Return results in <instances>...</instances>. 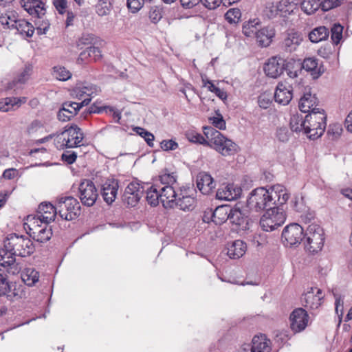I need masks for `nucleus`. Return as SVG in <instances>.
Returning <instances> with one entry per match:
<instances>
[{"instance_id":"f257e3e1","label":"nucleus","mask_w":352,"mask_h":352,"mask_svg":"<svg viewBox=\"0 0 352 352\" xmlns=\"http://www.w3.org/2000/svg\"><path fill=\"white\" fill-rule=\"evenodd\" d=\"M289 199L284 186L275 185L269 189L264 187L256 188L251 191L247 199L249 210L261 212L270 208L285 204Z\"/></svg>"},{"instance_id":"f03ea898","label":"nucleus","mask_w":352,"mask_h":352,"mask_svg":"<svg viewBox=\"0 0 352 352\" xmlns=\"http://www.w3.org/2000/svg\"><path fill=\"white\" fill-rule=\"evenodd\" d=\"M204 133L209 140L208 145L223 156H230L237 153L239 146L230 139L212 126L204 127Z\"/></svg>"},{"instance_id":"7ed1b4c3","label":"nucleus","mask_w":352,"mask_h":352,"mask_svg":"<svg viewBox=\"0 0 352 352\" xmlns=\"http://www.w3.org/2000/svg\"><path fill=\"white\" fill-rule=\"evenodd\" d=\"M83 138L84 134L81 129L76 124H72L65 126L64 130L56 135L55 144L60 149L79 147L82 145L81 142Z\"/></svg>"},{"instance_id":"20e7f679","label":"nucleus","mask_w":352,"mask_h":352,"mask_svg":"<svg viewBox=\"0 0 352 352\" xmlns=\"http://www.w3.org/2000/svg\"><path fill=\"white\" fill-rule=\"evenodd\" d=\"M326 119L327 116L324 109L312 110L305 116V123H307L305 135L312 140L320 137L326 128Z\"/></svg>"},{"instance_id":"39448f33","label":"nucleus","mask_w":352,"mask_h":352,"mask_svg":"<svg viewBox=\"0 0 352 352\" xmlns=\"http://www.w3.org/2000/svg\"><path fill=\"white\" fill-rule=\"evenodd\" d=\"M4 247L9 251H13L16 256L25 257L31 255L35 250L33 242L27 236L12 234L4 241Z\"/></svg>"},{"instance_id":"423d86ee","label":"nucleus","mask_w":352,"mask_h":352,"mask_svg":"<svg viewBox=\"0 0 352 352\" xmlns=\"http://www.w3.org/2000/svg\"><path fill=\"white\" fill-rule=\"evenodd\" d=\"M324 242L323 229L317 224L309 225L305 234L303 243L307 251L316 254L321 251Z\"/></svg>"},{"instance_id":"0eeeda50","label":"nucleus","mask_w":352,"mask_h":352,"mask_svg":"<svg viewBox=\"0 0 352 352\" xmlns=\"http://www.w3.org/2000/svg\"><path fill=\"white\" fill-rule=\"evenodd\" d=\"M56 206L58 214L62 219L71 221L78 217L80 214L79 202L72 196L58 198Z\"/></svg>"},{"instance_id":"6e6552de","label":"nucleus","mask_w":352,"mask_h":352,"mask_svg":"<svg viewBox=\"0 0 352 352\" xmlns=\"http://www.w3.org/2000/svg\"><path fill=\"white\" fill-rule=\"evenodd\" d=\"M286 219V215L278 206L269 208L261 217L260 225L262 229L269 232L282 226Z\"/></svg>"},{"instance_id":"1a4fd4ad","label":"nucleus","mask_w":352,"mask_h":352,"mask_svg":"<svg viewBox=\"0 0 352 352\" xmlns=\"http://www.w3.org/2000/svg\"><path fill=\"white\" fill-rule=\"evenodd\" d=\"M25 225L28 227L27 233L34 241L43 243L48 241L52 236V227L47 223H40L38 219L28 220Z\"/></svg>"},{"instance_id":"9d476101","label":"nucleus","mask_w":352,"mask_h":352,"mask_svg":"<svg viewBox=\"0 0 352 352\" xmlns=\"http://www.w3.org/2000/svg\"><path fill=\"white\" fill-rule=\"evenodd\" d=\"M98 197V190L92 181L84 179L80 182L78 186V197L82 205L87 207L94 206Z\"/></svg>"},{"instance_id":"9b49d317","label":"nucleus","mask_w":352,"mask_h":352,"mask_svg":"<svg viewBox=\"0 0 352 352\" xmlns=\"http://www.w3.org/2000/svg\"><path fill=\"white\" fill-rule=\"evenodd\" d=\"M304 229L298 223L287 226L282 232L283 243L289 247L298 246L303 241Z\"/></svg>"},{"instance_id":"f8f14e48","label":"nucleus","mask_w":352,"mask_h":352,"mask_svg":"<svg viewBox=\"0 0 352 352\" xmlns=\"http://www.w3.org/2000/svg\"><path fill=\"white\" fill-rule=\"evenodd\" d=\"M91 102L90 98H85L80 102L67 101L62 104V107L59 109L57 117L61 122L69 121L72 118L77 115L79 110L84 106H87Z\"/></svg>"},{"instance_id":"ddd939ff","label":"nucleus","mask_w":352,"mask_h":352,"mask_svg":"<svg viewBox=\"0 0 352 352\" xmlns=\"http://www.w3.org/2000/svg\"><path fill=\"white\" fill-rule=\"evenodd\" d=\"M179 191L174 201V208L185 212L192 210L195 206L196 199L193 194L190 193L192 191L190 188L182 186L179 188Z\"/></svg>"},{"instance_id":"4468645a","label":"nucleus","mask_w":352,"mask_h":352,"mask_svg":"<svg viewBox=\"0 0 352 352\" xmlns=\"http://www.w3.org/2000/svg\"><path fill=\"white\" fill-rule=\"evenodd\" d=\"M144 192V187L137 182H131L125 188L122 201L128 206H135Z\"/></svg>"},{"instance_id":"2eb2a0df","label":"nucleus","mask_w":352,"mask_h":352,"mask_svg":"<svg viewBox=\"0 0 352 352\" xmlns=\"http://www.w3.org/2000/svg\"><path fill=\"white\" fill-rule=\"evenodd\" d=\"M309 315L302 308L295 309L290 314V328L294 333H299L305 329L309 322Z\"/></svg>"},{"instance_id":"dca6fc26","label":"nucleus","mask_w":352,"mask_h":352,"mask_svg":"<svg viewBox=\"0 0 352 352\" xmlns=\"http://www.w3.org/2000/svg\"><path fill=\"white\" fill-rule=\"evenodd\" d=\"M286 63V60L280 56H272L265 64L264 72L268 77L276 78L287 68Z\"/></svg>"},{"instance_id":"f3484780","label":"nucleus","mask_w":352,"mask_h":352,"mask_svg":"<svg viewBox=\"0 0 352 352\" xmlns=\"http://www.w3.org/2000/svg\"><path fill=\"white\" fill-rule=\"evenodd\" d=\"M58 214L56 206L50 202H42L39 204L36 211V217L31 220L38 219L40 223H50L55 220Z\"/></svg>"},{"instance_id":"a211bd4d","label":"nucleus","mask_w":352,"mask_h":352,"mask_svg":"<svg viewBox=\"0 0 352 352\" xmlns=\"http://www.w3.org/2000/svg\"><path fill=\"white\" fill-rule=\"evenodd\" d=\"M242 190L234 184H223L216 192V198L219 200L232 201L241 196Z\"/></svg>"},{"instance_id":"6ab92c4d","label":"nucleus","mask_w":352,"mask_h":352,"mask_svg":"<svg viewBox=\"0 0 352 352\" xmlns=\"http://www.w3.org/2000/svg\"><path fill=\"white\" fill-rule=\"evenodd\" d=\"M229 220L236 226V229L246 230L249 228L250 219L246 210H243L238 207L232 208Z\"/></svg>"},{"instance_id":"aec40b11","label":"nucleus","mask_w":352,"mask_h":352,"mask_svg":"<svg viewBox=\"0 0 352 352\" xmlns=\"http://www.w3.org/2000/svg\"><path fill=\"white\" fill-rule=\"evenodd\" d=\"M292 86L287 81L279 82L274 93V100L278 104L286 105L293 97Z\"/></svg>"},{"instance_id":"412c9836","label":"nucleus","mask_w":352,"mask_h":352,"mask_svg":"<svg viewBox=\"0 0 352 352\" xmlns=\"http://www.w3.org/2000/svg\"><path fill=\"white\" fill-rule=\"evenodd\" d=\"M298 68H302L309 72L314 79L318 78L324 72V69L322 62L314 57L304 59L303 62L298 65Z\"/></svg>"},{"instance_id":"4be33fe9","label":"nucleus","mask_w":352,"mask_h":352,"mask_svg":"<svg viewBox=\"0 0 352 352\" xmlns=\"http://www.w3.org/2000/svg\"><path fill=\"white\" fill-rule=\"evenodd\" d=\"M118 188V181L115 179H108L102 184L101 195L107 204H111L115 201Z\"/></svg>"},{"instance_id":"5701e85b","label":"nucleus","mask_w":352,"mask_h":352,"mask_svg":"<svg viewBox=\"0 0 352 352\" xmlns=\"http://www.w3.org/2000/svg\"><path fill=\"white\" fill-rule=\"evenodd\" d=\"M302 41V35L292 30L285 36L281 43V48L287 53H292L298 49Z\"/></svg>"},{"instance_id":"b1692460","label":"nucleus","mask_w":352,"mask_h":352,"mask_svg":"<svg viewBox=\"0 0 352 352\" xmlns=\"http://www.w3.org/2000/svg\"><path fill=\"white\" fill-rule=\"evenodd\" d=\"M197 187L204 195L210 194L215 188L216 184L212 176L206 172H200L197 175Z\"/></svg>"},{"instance_id":"393cba45","label":"nucleus","mask_w":352,"mask_h":352,"mask_svg":"<svg viewBox=\"0 0 352 352\" xmlns=\"http://www.w3.org/2000/svg\"><path fill=\"white\" fill-rule=\"evenodd\" d=\"M98 91L99 89L96 85L85 83L82 86L76 87L73 89L71 92V96L73 98L82 100V101L85 98H90L91 100V97L97 95Z\"/></svg>"},{"instance_id":"a878e982","label":"nucleus","mask_w":352,"mask_h":352,"mask_svg":"<svg viewBox=\"0 0 352 352\" xmlns=\"http://www.w3.org/2000/svg\"><path fill=\"white\" fill-rule=\"evenodd\" d=\"M161 203L165 208H174V201L178 196L173 186H160Z\"/></svg>"},{"instance_id":"bb28decb","label":"nucleus","mask_w":352,"mask_h":352,"mask_svg":"<svg viewBox=\"0 0 352 352\" xmlns=\"http://www.w3.org/2000/svg\"><path fill=\"white\" fill-rule=\"evenodd\" d=\"M276 31L273 27L267 26L256 31L255 38L258 46L261 47H268L275 36Z\"/></svg>"},{"instance_id":"cd10ccee","label":"nucleus","mask_w":352,"mask_h":352,"mask_svg":"<svg viewBox=\"0 0 352 352\" xmlns=\"http://www.w3.org/2000/svg\"><path fill=\"white\" fill-rule=\"evenodd\" d=\"M323 297L322 291L320 289L311 288V291L305 294L302 301L305 302V307L314 309L320 306Z\"/></svg>"},{"instance_id":"c85d7f7f","label":"nucleus","mask_w":352,"mask_h":352,"mask_svg":"<svg viewBox=\"0 0 352 352\" xmlns=\"http://www.w3.org/2000/svg\"><path fill=\"white\" fill-rule=\"evenodd\" d=\"M318 99L315 95L311 93H305L299 101V109L303 113H311L312 110L317 111L319 108L316 107Z\"/></svg>"},{"instance_id":"c756f323","label":"nucleus","mask_w":352,"mask_h":352,"mask_svg":"<svg viewBox=\"0 0 352 352\" xmlns=\"http://www.w3.org/2000/svg\"><path fill=\"white\" fill-rule=\"evenodd\" d=\"M270 340L266 338L265 335L255 336L251 344L252 352H270Z\"/></svg>"},{"instance_id":"7c9ffc66","label":"nucleus","mask_w":352,"mask_h":352,"mask_svg":"<svg viewBox=\"0 0 352 352\" xmlns=\"http://www.w3.org/2000/svg\"><path fill=\"white\" fill-rule=\"evenodd\" d=\"M246 249L245 243L241 240H236L228 246L227 254L231 258H239L245 254Z\"/></svg>"},{"instance_id":"2f4dec72","label":"nucleus","mask_w":352,"mask_h":352,"mask_svg":"<svg viewBox=\"0 0 352 352\" xmlns=\"http://www.w3.org/2000/svg\"><path fill=\"white\" fill-rule=\"evenodd\" d=\"M32 72V66L31 65H25L23 71L11 82L8 83V89L18 88V84H24L29 79Z\"/></svg>"},{"instance_id":"473e14b6","label":"nucleus","mask_w":352,"mask_h":352,"mask_svg":"<svg viewBox=\"0 0 352 352\" xmlns=\"http://www.w3.org/2000/svg\"><path fill=\"white\" fill-rule=\"evenodd\" d=\"M146 192V200L151 206H156L161 202L160 186L153 184L147 189H144Z\"/></svg>"},{"instance_id":"72a5a7b5","label":"nucleus","mask_w":352,"mask_h":352,"mask_svg":"<svg viewBox=\"0 0 352 352\" xmlns=\"http://www.w3.org/2000/svg\"><path fill=\"white\" fill-rule=\"evenodd\" d=\"M25 102V98L8 97L0 100V111L8 112L14 109V107H19L22 103Z\"/></svg>"},{"instance_id":"f704fd0d","label":"nucleus","mask_w":352,"mask_h":352,"mask_svg":"<svg viewBox=\"0 0 352 352\" xmlns=\"http://www.w3.org/2000/svg\"><path fill=\"white\" fill-rule=\"evenodd\" d=\"M232 208L228 206H220L213 210L214 223L216 225H221L230 219Z\"/></svg>"},{"instance_id":"c9c22d12","label":"nucleus","mask_w":352,"mask_h":352,"mask_svg":"<svg viewBox=\"0 0 352 352\" xmlns=\"http://www.w3.org/2000/svg\"><path fill=\"white\" fill-rule=\"evenodd\" d=\"M20 19L18 14L14 10H8L0 16L1 24L8 29H14Z\"/></svg>"},{"instance_id":"e433bc0d","label":"nucleus","mask_w":352,"mask_h":352,"mask_svg":"<svg viewBox=\"0 0 352 352\" xmlns=\"http://www.w3.org/2000/svg\"><path fill=\"white\" fill-rule=\"evenodd\" d=\"M290 129L293 132L300 133L305 134L306 125L305 116L301 114H294L290 118L289 122Z\"/></svg>"},{"instance_id":"4c0bfd02","label":"nucleus","mask_w":352,"mask_h":352,"mask_svg":"<svg viewBox=\"0 0 352 352\" xmlns=\"http://www.w3.org/2000/svg\"><path fill=\"white\" fill-rule=\"evenodd\" d=\"M22 280L28 286H33L38 281L39 274L34 268H25L21 274Z\"/></svg>"},{"instance_id":"58836bf2","label":"nucleus","mask_w":352,"mask_h":352,"mask_svg":"<svg viewBox=\"0 0 352 352\" xmlns=\"http://www.w3.org/2000/svg\"><path fill=\"white\" fill-rule=\"evenodd\" d=\"M329 35V30L324 26L314 28L309 34V38L312 43H318L326 40Z\"/></svg>"},{"instance_id":"ea45409f","label":"nucleus","mask_w":352,"mask_h":352,"mask_svg":"<svg viewBox=\"0 0 352 352\" xmlns=\"http://www.w3.org/2000/svg\"><path fill=\"white\" fill-rule=\"evenodd\" d=\"M14 29L16 30L19 34L26 37H31L34 32V28L32 24L22 19L18 21L17 25L14 27Z\"/></svg>"},{"instance_id":"a19ab883","label":"nucleus","mask_w":352,"mask_h":352,"mask_svg":"<svg viewBox=\"0 0 352 352\" xmlns=\"http://www.w3.org/2000/svg\"><path fill=\"white\" fill-rule=\"evenodd\" d=\"M15 254L13 251H9L5 248L0 252V265L6 266H11L15 262Z\"/></svg>"},{"instance_id":"79ce46f5","label":"nucleus","mask_w":352,"mask_h":352,"mask_svg":"<svg viewBox=\"0 0 352 352\" xmlns=\"http://www.w3.org/2000/svg\"><path fill=\"white\" fill-rule=\"evenodd\" d=\"M112 10V5L108 0H98L95 6L96 14L100 16H107Z\"/></svg>"},{"instance_id":"37998d69","label":"nucleus","mask_w":352,"mask_h":352,"mask_svg":"<svg viewBox=\"0 0 352 352\" xmlns=\"http://www.w3.org/2000/svg\"><path fill=\"white\" fill-rule=\"evenodd\" d=\"M302 10L307 14L314 13L321 6L320 0H303L301 3Z\"/></svg>"},{"instance_id":"c03bdc74","label":"nucleus","mask_w":352,"mask_h":352,"mask_svg":"<svg viewBox=\"0 0 352 352\" xmlns=\"http://www.w3.org/2000/svg\"><path fill=\"white\" fill-rule=\"evenodd\" d=\"M264 14L269 19H273L279 14L281 16H285L283 12V8L279 7L278 3L276 5L272 3H268L264 10Z\"/></svg>"},{"instance_id":"a18cd8bd","label":"nucleus","mask_w":352,"mask_h":352,"mask_svg":"<svg viewBox=\"0 0 352 352\" xmlns=\"http://www.w3.org/2000/svg\"><path fill=\"white\" fill-rule=\"evenodd\" d=\"M258 25L259 21L257 19L249 21L243 25V34L248 37L255 36L256 31H258L257 25Z\"/></svg>"},{"instance_id":"49530a36","label":"nucleus","mask_w":352,"mask_h":352,"mask_svg":"<svg viewBox=\"0 0 352 352\" xmlns=\"http://www.w3.org/2000/svg\"><path fill=\"white\" fill-rule=\"evenodd\" d=\"M159 180L163 186H173L177 181L175 173H169L166 169L159 176Z\"/></svg>"},{"instance_id":"de8ad7c7","label":"nucleus","mask_w":352,"mask_h":352,"mask_svg":"<svg viewBox=\"0 0 352 352\" xmlns=\"http://www.w3.org/2000/svg\"><path fill=\"white\" fill-rule=\"evenodd\" d=\"M204 86L207 87L208 91L214 93L218 98L221 100H226L228 97L227 94L223 90L216 87L210 80H202Z\"/></svg>"},{"instance_id":"09e8293b","label":"nucleus","mask_w":352,"mask_h":352,"mask_svg":"<svg viewBox=\"0 0 352 352\" xmlns=\"http://www.w3.org/2000/svg\"><path fill=\"white\" fill-rule=\"evenodd\" d=\"M343 26L340 23H335L331 29V38L335 45H338L342 38Z\"/></svg>"},{"instance_id":"8fccbe9b","label":"nucleus","mask_w":352,"mask_h":352,"mask_svg":"<svg viewBox=\"0 0 352 352\" xmlns=\"http://www.w3.org/2000/svg\"><path fill=\"white\" fill-rule=\"evenodd\" d=\"M96 37L93 34L84 33L76 41V46L82 49L84 47L95 43Z\"/></svg>"},{"instance_id":"3c124183","label":"nucleus","mask_w":352,"mask_h":352,"mask_svg":"<svg viewBox=\"0 0 352 352\" xmlns=\"http://www.w3.org/2000/svg\"><path fill=\"white\" fill-rule=\"evenodd\" d=\"M241 17V12L239 8H230L225 14V18L230 24L237 23Z\"/></svg>"},{"instance_id":"603ef678","label":"nucleus","mask_w":352,"mask_h":352,"mask_svg":"<svg viewBox=\"0 0 352 352\" xmlns=\"http://www.w3.org/2000/svg\"><path fill=\"white\" fill-rule=\"evenodd\" d=\"M53 76L59 80L65 81L71 78L72 74L64 67L58 66L53 68Z\"/></svg>"},{"instance_id":"864d4df0","label":"nucleus","mask_w":352,"mask_h":352,"mask_svg":"<svg viewBox=\"0 0 352 352\" xmlns=\"http://www.w3.org/2000/svg\"><path fill=\"white\" fill-rule=\"evenodd\" d=\"M134 131H135L136 133L138 134L140 136L143 138L144 139V140L146 141V142L147 143V144L150 147L154 146L153 141H154L155 137H154L153 134L148 132L146 129H144L142 127H139V126L135 127Z\"/></svg>"},{"instance_id":"5fc2aeb1","label":"nucleus","mask_w":352,"mask_h":352,"mask_svg":"<svg viewBox=\"0 0 352 352\" xmlns=\"http://www.w3.org/2000/svg\"><path fill=\"white\" fill-rule=\"evenodd\" d=\"M186 138L188 140L193 143H199L203 145H208L209 140L207 138L205 139V138L200 133L194 132V131H190L186 133Z\"/></svg>"},{"instance_id":"6e6d98bb","label":"nucleus","mask_w":352,"mask_h":352,"mask_svg":"<svg viewBox=\"0 0 352 352\" xmlns=\"http://www.w3.org/2000/svg\"><path fill=\"white\" fill-rule=\"evenodd\" d=\"M11 286L7 281L6 275L3 273H0V296L6 295L11 296Z\"/></svg>"},{"instance_id":"4d7b16f0","label":"nucleus","mask_w":352,"mask_h":352,"mask_svg":"<svg viewBox=\"0 0 352 352\" xmlns=\"http://www.w3.org/2000/svg\"><path fill=\"white\" fill-rule=\"evenodd\" d=\"M148 16L152 23H158L162 18V9L159 6L151 7Z\"/></svg>"},{"instance_id":"13d9d810","label":"nucleus","mask_w":352,"mask_h":352,"mask_svg":"<svg viewBox=\"0 0 352 352\" xmlns=\"http://www.w3.org/2000/svg\"><path fill=\"white\" fill-rule=\"evenodd\" d=\"M279 7L283 8L284 15L290 14L295 9V2L290 0H280L279 2Z\"/></svg>"},{"instance_id":"bf43d9fd","label":"nucleus","mask_w":352,"mask_h":352,"mask_svg":"<svg viewBox=\"0 0 352 352\" xmlns=\"http://www.w3.org/2000/svg\"><path fill=\"white\" fill-rule=\"evenodd\" d=\"M344 0H323L321 2L322 9L324 11H328L334 8L340 6L343 3Z\"/></svg>"},{"instance_id":"052dcab7","label":"nucleus","mask_w":352,"mask_h":352,"mask_svg":"<svg viewBox=\"0 0 352 352\" xmlns=\"http://www.w3.org/2000/svg\"><path fill=\"white\" fill-rule=\"evenodd\" d=\"M292 207L298 212H304L306 206L302 197H294L292 200Z\"/></svg>"},{"instance_id":"680f3d73","label":"nucleus","mask_w":352,"mask_h":352,"mask_svg":"<svg viewBox=\"0 0 352 352\" xmlns=\"http://www.w3.org/2000/svg\"><path fill=\"white\" fill-rule=\"evenodd\" d=\"M209 120L215 128L220 130L226 129V121L220 113H218L217 117L210 118Z\"/></svg>"},{"instance_id":"e2e57ef3","label":"nucleus","mask_w":352,"mask_h":352,"mask_svg":"<svg viewBox=\"0 0 352 352\" xmlns=\"http://www.w3.org/2000/svg\"><path fill=\"white\" fill-rule=\"evenodd\" d=\"M160 147L164 151H174L178 148V144L173 140H164L160 142Z\"/></svg>"},{"instance_id":"0e129e2a","label":"nucleus","mask_w":352,"mask_h":352,"mask_svg":"<svg viewBox=\"0 0 352 352\" xmlns=\"http://www.w3.org/2000/svg\"><path fill=\"white\" fill-rule=\"evenodd\" d=\"M145 2H143L142 0H127L126 4L128 8L133 13L139 11L142 7L143 4Z\"/></svg>"},{"instance_id":"69168bd1","label":"nucleus","mask_w":352,"mask_h":352,"mask_svg":"<svg viewBox=\"0 0 352 352\" xmlns=\"http://www.w3.org/2000/svg\"><path fill=\"white\" fill-rule=\"evenodd\" d=\"M41 4L42 1L41 0H22V6L28 12H32L34 8Z\"/></svg>"},{"instance_id":"338daca9","label":"nucleus","mask_w":352,"mask_h":352,"mask_svg":"<svg viewBox=\"0 0 352 352\" xmlns=\"http://www.w3.org/2000/svg\"><path fill=\"white\" fill-rule=\"evenodd\" d=\"M77 158V154L74 151H66L61 155L63 161L67 162L68 164H72L75 162Z\"/></svg>"},{"instance_id":"774afa93","label":"nucleus","mask_w":352,"mask_h":352,"mask_svg":"<svg viewBox=\"0 0 352 352\" xmlns=\"http://www.w3.org/2000/svg\"><path fill=\"white\" fill-rule=\"evenodd\" d=\"M53 5L60 14H63L66 12V8L67 7L66 0H53Z\"/></svg>"}]
</instances>
